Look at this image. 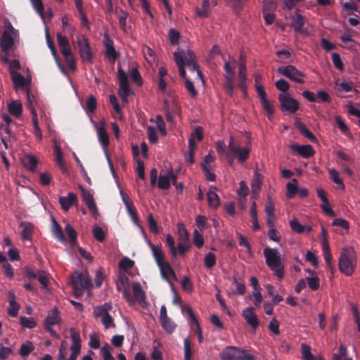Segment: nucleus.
Segmentation results:
<instances>
[{
  "label": "nucleus",
  "instance_id": "obj_1",
  "mask_svg": "<svg viewBox=\"0 0 360 360\" xmlns=\"http://www.w3.org/2000/svg\"><path fill=\"white\" fill-rule=\"evenodd\" d=\"M266 264L274 271V275L279 279L284 276V264L278 251L276 248H266L264 250Z\"/></svg>",
  "mask_w": 360,
  "mask_h": 360
},
{
  "label": "nucleus",
  "instance_id": "obj_2",
  "mask_svg": "<svg viewBox=\"0 0 360 360\" xmlns=\"http://www.w3.org/2000/svg\"><path fill=\"white\" fill-rule=\"evenodd\" d=\"M229 151L226 153L227 162L229 166H232L233 160L238 156V161L240 163L246 161L250 153V148H240L239 145L234 141V139L231 136L229 142Z\"/></svg>",
  "mask_w": 360,
  "mask_h": 360
},
{
  "label": "nucleus",
  "instance_id": "obj_3",
  "mask_svg": "<svg viewBox=\"0 0 360 360\" xmlns=\"http://www.w3.org/2000/svg\"><path fill=\"white\" fill-rule=\"evenodd\" d=\"M71 285L75 295L81 296L84 290H88L92 285L91 280L89 276H84L82 273L76 272L71 278Z\"/></svg>",
  "mask_w": 360,
  "mask_h": 360
},
{
  "label": "nucleus",
  "instance_id": "obj_4",
  "mask_svg": "<svg viewBox=\"0 0 360 360\" xmlns=\"http://www.w3.org/2000/svg\"><path fill=\"white\" fill-rule=\"evenodd\" d=\"M340 271L345 275L351 276L356 267V261L352 252L349 250H343L339 258Z\"/></svg>",
  "mask_w": 360,
  "mask_h": 360
},
{
  "label": "nucleus",
  "instance_id": "obj_5",
  "mask_svg": "<svg viewBox=\"0 0 360 360\" xmlns=\"http://www.w3.org/2000/svg\"><path fill=\"white\" fill-rule=\"evenodd\" d=\"M118 78H119V92L122 101L124 103H128V96L132 93V91L129 84L128 76L127 73L121 68H118Z\"/></svg>",
  "mask_w": 360,
  "mask_h": 360
},
{
  "label": "nucleus",
  "instance_id": "obj_6",
  "mask_svg": "<svg viewBox=\"0 0 360 360\" xmlns=\"http://www.w3.org/2000/svg\"><path fill=\"white\" fill-rule=\"evenodd\" d=\"M278 72L296 83L303 84L304 82V77L305 75L294 65H288L287 66L280 67L278 68Z\"/></svg>",
  "mask_w": 360,
  "mask_h": 360
},
{
  "label": "nucleus",
  "instance_id": "obj_7",
  "mask_svg": "<svg viewBox=\"0 0 360 360\" xmlns=\"http://www.w3.org/2000/svg\"><path fill=\"white\" fill-rule=\"evenodd\" d=\"M61 321L60 316L59 315V312L57 308H54L51 310L44 321V328L46 331H48L51 335L57 339L60 338L59 335L52 328V326L54 325L60 324Z\"/></svg>",
  "mask_w": 360,
  "mask_h": 360
},
{
  "label": "nucleus",
  "instance_id": "obj_8",
  "mask_svg": "<svg viewBox=\"0 0 360 360\" xmlns=\"http://www.w3.org/2000/svg\"><path fill=\"white\" fill-rule=\"evenodd\" d=\"M77 44L78 46L79 53L82 60L84 62H92L93 53L88 38L83 35L77 39Z\"/></svg>",
  "mask_w": 360,
  "mask_h": 360
},
{
  "label": "nucleus",
  "instance_id": "obj_9",
  "mask_svg": "<svg viewBox=\"0 0 360 360\" xmlns=\"http://www.w3.org/2000/svg\"><path fill=\"white\" fill-rule=\"evenodd\" d=\"M16 30L10 25L7 30H4L0 39V46L4 53H7L14 45L13 35H15Z\"/></svg>",
  "mask_w": 360,
  "mask_h": 360
},
{
  "label": "nucleus",
  "instance_id": "obj_10",
  "mask_svg": "<svg viewBox=\"0 0 360 360\" xmlns=\"http://www.w3.org/2000/svg\"><path fill=\"white\" fill-rule=\"evenodd\" d=\"M278 101L283 111L295 113L299 109V102L288 94H280Z\"/></svg>",
  "mask_w": 360,
  "mask_h": 360
},
{
  "label": "nucleus",
  "instance_id": "obj_11",
  "mask_svg": "<svg viewBox=\"0 0 360 360\" xmlns=\"http://www.w3.org/2000/svg\"><path fill=\"white\" fill-rule=\"evenodd\" d=\"M185 62V66L187 67L188 70L191 72L197 73V75L200 77H202V74L199 70V66L195 62V56L192 51H185V58H184Z\"/></svg>",
  "mask_w": 360,
  "mask_h": 360
},
{
  "label": "nucleus",
  "instance_id": "obj_12",
  "mask_svg": "<svg viewBox=\"0 0 360 360\" xmlns=\"http://www.w3.org/2000/svg\"><path fill=\"white\" fill-rule=\"evenodd\" d=\"M242 349L235 346H227L222 349L219 354L221 360H237V357L240 354Z\"/></svg>",
  "mask_w": 360,
  "mask_h": 360
},
{
  "label": "nucleus",
  "instance_id": "obj_13",
  "mask_svg": "<svg viewBox=\"0 0 360 360\" xmlns=\"http://www.w3.org/2000/svg\"><path fill=\"white\" fill-rule=\"evenodd\" d=\"M254 311L253 307H248L243 310V316L246 322L256 330L259 326V321Z\"/></svg>",
  "mask_w": 360,
  "mask_h": 360
},
{
  "label": "nucleus",
  "instance_id": "obj_14",
  "mask_svg": "<svg viewBox=\"0 0 360 360\" xmlns=\"http://www.w3.org/2000/svg\"><path fill=\"white\" fill-rule=\"evenodd\" d=\"M147 244L152 251L153 256L158 266L167 262L165 260V256L162 250L161 246L155 245L150 240L147 241Z\"/></svg>",
  "mask_w": 360,
  "mask_h": 360
},
{
  "label": "nucleus",
  "instance_id": "obj_15",
  "mask_svg": "<svg viewBox=\"0 0 360 360\" xmlns=\"http://www.w3.org/2000/svg\"><path fill=\"white\" fill-rule=\"evenodd\" d=\"M185 311L186 314L188 316V318L190 319L192 323H193L195 326V332L198 335V340L200 343H201L203 340V336H202V331L200 326V323L196 319L194 312L192 309V308L190 306H186L185 307Z\"/></svg>",
  "mask_w": 360,
  "mask_h": 360
},
{
  "label": "nucleus",
  "instance_id": "obj_16",
  "mask_svg": "<svg viewBox=\"0 0 360 360\" xmlns=\"http://www.w3.org/2000/svg\"><path fill=\"white\" fill-rule=\"evenodd\" d=\"M290 148L292 151L299 153L304 158H309L314 154V150L310 145L300 146L297 144H293L290 146Z\"/></svg>",
  "mask_w": 360,
  "mask_h": 360
},
{
  "label": "nucleus",
  "instance_id": "obj_17",
  "mask_svg": "<svg viewBox=\"0 0 360 360\" xmlns=\"http://www.w3.org/2000/svg\"><path fill=\"white\" fill-rule=\"evenodd\" d=\"M160 274L162 276V278L166 280L170 285H172V283L170 281V278H173L174 279H176V276L172 268L171 265L168 262H165L163 264H162L160 266H158Z\"/></svg>",
  "mask_w": 360,
  "mask_h": 360
},
{
  "label": "nucleus",
  "instance_id": "obj_18",
  "mask_svg": "<svg viewBox=\"0 0 360 360\" xmlns=\"http://www.w3.org/2000/svg\"><path fill=\"white\" fill-rule=\"evenodd\" d=\"M174 60L176 64L179 68L180 76L184 78L185 80L188 79L186 77V70H185V62L184 61V58H185V51H176L174 53Z\"/></svg>",
  "mask_w": 360,
  "mask_h": 360
},
{
  "label": "nucleus",
  "instance_id": "obj_19",
  "mask_svg": "<svg viewBox=\"0 0 360 360\" xmlns=\"http://www.w3.org/2000/svg\"><path fill=\"white\" fill-rule=\"evenodd\" d=\"M77 201V195L72 192H70L68 197L60 196L59 198V203L65 211H68L70 207L75 205Z\"/></svg>",
  "mask_w": 360,
  "mask_h": 360
},
{
  "label": "nucleus",
  "instance_id": "obj_20",
  "mask_svg": "<svg viewBox=\"0 0 360 360\" xmlns=\"http://www.w3.org/2000/svg\"><path fill=\"white\" fill-rule=\"evenodd\" d=\"M20 227L22 228V231L20 233L22 240L32 241V234L34 229V225L30 222L22 221L20 224Z\"/></svg>",
  "mask_w": 360,
  "mask_h": 360
},
{
  "label": "nucleus",
  "instance_id": "obj_21",
  "mask_svg": "<svg viewBox=\"0 0 360 360\" xmlns=\"http://www.w3.org/2000/svg\"><path fill=\"white\" fill-rule=\"evenodd\" d=\"M56 37L61 53L63 56H66L67 54L72 52L68 39L60 33H58Z\"/></svg>",
  "mask_w": 360,
  "mask_h": 360
},
{
  "label": "nucleus",
  "instance_id": "obj_22",
  "mask_svg": "<svg viewBox=\"0 0 360 360\" xmlns=\"http://www.w3.org/2000/svg\"><path fill=\"white\" fill-rule=\"evenodd\" d=\"M70 338L72 344L70 346L71 351H76L80 352L81 351V338L80 334L75 328H71L70 330Z\"/></svg>",
  "mask_w": 360,
  "mask_h": 360
},
{
  "label": "nucleus",
  "instance_id": "obj_23",
  "mask_svg": "<svg viewBox=\"0 0 360 360\" xmlns=\"http://www.w3.org/2000/svg\"><path fill=\"white\" fill-rule=\"evenodd\" d=\"M132 292L134 299L140 304L146 303V293L143 290L141 285L136 282L132 285Z\"/></svg>",
  "mask_w": 360,
  "mask_h": 360
},
{
  "label": "nucleus",
  "instance_id": "obj_24",
  "mask_svg": "<svg viewBox=\"0 0 360 360\" xmlns=\"http://www.w3.org/2000/svg\"><path fill=\"white\" fill-rule=\"evenodd\" d=\"M197 16L201 18H207L210 14V3L209 0H203L200 6L195 8Z\"/></svg>",
  "mask_w": 360,
  "mask_h": 360
},
{
  "label": "nucleus",
  "instance_id": "obj_25",
  "mask_svg": "<svg viewBox=\"0 0 360 360\" xmlns=\"http://www.w3.org/2000/svg\"><path fill=\"white\" fill-rule=\"evenodd\" d=\"M217 188L215 186H211L207 194L209 206L214 209L217 208L219 205V198L215 192Z\"/></svg>",
  "mask_w": 360,
  "mask_h": 360
},
{
  "label": "nucleus",
  "instance_id": "obj_26",
  "mask_svg": "<svg viewBox=\"0 0 360 360\" xmlns=\"http://www.w3.org/2000/svg\"><path fill=\"white\" fill-rule=\"evenodd\" d=\"M298 12L299 9L297 10L296 13L292 17V26L295 32H300L304 25V17Z\"/></svg>",
  "mask_w": 360,
  "mask_h": 360
},
{
  "label": "nucleus",
  "instance_id": "obj_27",
  "mask_svg": "<svg viewBox=\"0 0 360 360\" xmlns=\"http://www.w3.org/2000/svg\"><path fill=\"white\" fill-rule=\"evenodd\" d=\"M98 141L103 149L109 145V136L103 125L97 128Z\"/></svg>",
  "mask_w": 360,
  "mask_h": 360
},
{
  "label": "nucleus",
  "instance_id": "obj_28",
  "mask_svg": "<svg viewBox=\"0 0 360 360\" xmlns=\"http://www.w3.org/2000/svg\"><path fill=\"white\" fill-rule=\"evenodd\" d=\"M9 308L8 310V314L12 317H16L18 314L20 308L19 304L15 301V297L13 292H9Z\"/></svg>",
  "mask_w": 360,
  "mask_h": 360
},
{
  "label": "nucleus",
  "instance_id": "obj_29",
  "mask_svg": "<svg viewBox=\"0 0 360 360\" xmlns=\"http://www.w3.org/2000/svg\"><path fill=\"white\" fill-rule=\"evenodd\" d=\"M22 163L25 168L33 172L37 167L38 161L34 156L31 155H26L22 159Z\"/></svg>",
  "mask_w": 360,
  "mask_h": 360
},
{
  "label": "nucleus",
  "instance_id": "obj_30",
  "mask_svg": "<svg viewBox=\"0 0 360 360\" xmlns=\"http://www.w3.org/2000/svg\"><path fill=\"white\" fill-rule=\"evenodd\" d=\"M112 307L108 303H105L103 305L98 306L94 308V317L96 319L101 318L103 319V317H105V315L109 314V311L111 310Z\"/></svg>",
  "mask_w": 360,
  "mask_h": 360
},
{
  "label": "nucleus",
  "instance_id": "obj_31",
  "mask_svg": "<svg viewBox=\"0 0 360 360\" xmlns=\"http://www.w3.org/2000/svg\"><path fill=\"white\" fill-rule=\"evenodd\" d=\"M328 173L331 181L337 184V188L341 191H345V186L342 179L340 176V173L335 169H329Z\"/></svg>",
  "mask_w": 360,
  "mask_h": 360
},
{
  "label": "nucleus",
  "instance_id": "obj_32",
  "mask_svg": "<svg viewBox=\"0 0 360 360\" xmlns=\"http://www.w3.org/2000/svg\"><path fill=\"white\" fill-rule=\"evenodd\" d=\"M53 227H52V233L55 238L58 239L59 241L63 243L65 241V237L63 232L61 226L58 224L57 221L53 217Z\"/></svg>",
  "mask_w": 360,
  "mask_h": 360
},
{
  "label": "nucleus",
  "instance_id": "obj_33",
  "mask_svg": "<svg viewBox=\"0 0 360 360\" xmlns=\"http://www.w3.org/2000/svg\"><path fill=\"white\" fill-rule=\"evenodd\" d=\"M9 112L16 117H18L22 114V104L19 101H13L11 102L8 105Z\"/></svg>",
  "mask_w": 360,
  "mask_h": 360
},
{
  "label": "nucleus",
  "instance_id": "obj_34",
  "mask_svg": "<svg viewBox=\"0 0 360 360\" xmlns=\"http://www.w3.org/2000/svg\"><path fill=\"white\" fill-rule=\"evenodd\" d=\"M10 75L11 77L12 82L13 84L19 87H24L25 85V77L22 75H21L20 72H18L17 71H10Z\"/></svg>",
  "mask_w": 360,
  "mask_h": 360
},
{
  "label": "nucleus",
  "instance_id": "obj_35",
  "mask_svg": "<svg viewBox=\"0 0 360 360\" xmlns=\"http://www.w3.org/2000/svg\"><path fill=\"white\" fill-rule=\"evenodd\" d=\"M300 132L304 135L305 137H307L310 141L312 143H316L317 139L316 136L313 134V133L305 126L303 123H300L297 126Z\"/></svg>",
  "mask_w": 360,
  "mask_h": 360
},
{
  "label": "nucleus",
  "instance_id": "obj_36",
  "mask_svg": "<svg viewBox=\"0 0 360 360\" xmlns=\"http://www.w3.org/2000/svg\"><path fill=\"white\" fill-rule=\"evenodd\" d=\"M297 181L295 179H292V182H289L286 185V197L289 199L292 198L298 192Z\"/></svg>",
  "mask_w": 360,
  "mask_h": 360
},
{
  "label": "nucleus",
  "instance_id": "obj_37",
  "mask_svg": "<svg viewBox=\"0 0 360 360\" xmlns=\"http://www.w3.org/2000/svg\"><path fill=\"white\" fill-rule=\"evenodd\" d=\"M239 72H238V76H239V88L243 91H245L246 90V81L247 77L245 75L246 71V66L243 65H239Z\"/></svg>",
  "mask_w": 360,
  "mask_h": 360
},
{
  "label": "nucleus",
  "instance_id": "obj_38",
  "mask_svg": "<svg viewBox=\"0 0 360 360\" xmlns=\"http://www.w3.org/2000/svg\"><path fill=\"white\" fill-rule=\"evenodd\" d=\"M177 227L179 242L190 243L189 235L184 224L179 223Z\"/></svg>",
  "mask_w": 360,
  "mask_h": 360
},
{
  "label": "nucleus",
  "instance_id": "obj_39",
  "mask_svg": "<svg viewBox=\"0 0 360 360\" xmlns=\"http://www.w3.org/2000/svg\"><path fill=\"white\" fill-rule=\"evenodd\" d=\"M300 352L303 360H316L315 356L311 352V347L306 343L301 345Z\"/></svg>",
  "mask_w": 360,
  "mask_h": 360
},
{
  "label": "nucleus",
  "instance_id": "obj_40",
  "mask_svg": "<svg viewBox=\"0 0 360 360\" xmlns=\"http://www.w3.org/2000/svg\"><path fill=\"white\" fill-rule=\"evenodd\" d=\"M54 151H55L56 162L57 165L60 167V169L63 172H65L66 170V168L64 165V162H63V154H62V151L60 150V147L57 144L55 145Z\"/></svg>",
  "mask_w": 360,
  "mask_h": 360
},
{
  "label": "nucleus",
  "instance_id": "obj_41",
  "mask_svg": "<svg viewBox=\"0 0 360 360\" xmlns=\"http://www.w3.org/2000/svg\"><path fill=\"white\" fill-rule=\"evenodd\" d=\"M34 349V346L30 341H27L25 343L22 344L19 349V354L22 357L27 356Z\"/></svg>",
  "mask_w": 360,
  "mask_h": 360
},
{
  "label": "nucleus",
  "instance_id": "obj_42",
  "mask_svg": "<svg viewBox=\"0 0 360 360\" xmlns=\"http://www.w3.org/2000/svg\"><path fill=\"white\" fill-rule=\"evenodd\" d=\"M97 107L96 98L94 96L90 95L87 97L86 101V110L88 113H94Z\"/></svg>",
  "mask_w": 360,
  "mask_h": 360
},
{
  "label": "nucleus",
  "instance_id": "obj_43",
  "mask_svg": "<svg viewBox=\"0 0 360 360\" xmlns=\"http://www.w3.org/2000/svg\"><path fill=\"white\" fill-rule=\"evenodd\" d=\"M65 232L68 236L70 237V243L72 246H75L77 245V233L75 229L71 226L70 224H67L65 228Z\"/></svg>",
  "mask_w": 360,
  "mask_h": 360
},
{
  "label": "nucleus",
  "instance_id": "obj_44",
  "mask_svg": "<svg viewBox=\"0 0 360 360\" xmlns=\"http://www.w3.org/2000/svg\"><path fill=\"white\" fill-rule=\"evenodd\" d=\"M238 243L240 246H244L246 248V252L250 256L253 255L250 243L248 241L246 238L240 233H237Z\"/></svg>",
  "mask_w": 360,
  "mask_h": 360
},
{
  "label": "nucleus",
  "instance_id": "obj_45",
  "mask_svg": "<svg viewBox=\"0 0 360 360\" xmlns=\"http://www.w3.org/2000/svg\"><path fill=\"white\" fill-rule=\"evenodd\" d=\"M164 105H165V110L166 120L169 122H173V120H174L173 114L175 112L174 109L177 108L176 105L174 103L172 108H171L170 106L169 105L168 102L167 101H165L164 103Z\"/></svg>",
  "mask_w": 360,
  "mask_h": 360
},
{
  "label": "nucleus",
  "instance_id": "obj_46",
  "mask_svg": "<svg viewBox=\"0 0 360 360\" xmlns=\"http://www.w3.org/2000/svg\"><path fill=\"white\" fill-rule=\"evenodd\" d=\"M158 186L162 190H167L170 187V181L168 174L164 176L162 174L160 175Z\"/></svg>",
  "mask_w": 360,
  "mask_h": 360
},
{
  "label": "nucleus",
  "instance_id": "obj_47",
  "mask_svg": "<svg viewBox=\"0 0 360 360\" xmlns=\"http://www.w3.org/2000/svg\"><path fill=\"white\" fill-rule=\"evenodd\" d=\"M125 207L126 209L129 213V214L131 216L132 220L135 224H138V216L136 213V208L133 205V203L131 202H125Z\"/></svg>",
  "mask_w": 360,
  "mask_h": 360
},
{
  "label": "nucleus",
  "instance_id": "obj_48",
  "mask_svg": "<svg viewBox=\"0 0 360 360\" xmlns=\"http://www.w3.org/2000/svg\"><path fill=\"white\" fill-rule=\"evenodd\" d=\"M224 78H225V85H224L225 90L227 92V94L231 96L232 94V93L233 91V89H234L233 77V75H225Z\"/></svg>",
  "mask_w": 360,
  "mask_h": 360
},
{
  "label": "nucleus",
  "instance_id": "obj_49",
  "mask_svg": "<svg viewBox=\"0 0 360 360\" xmlns=\"http://www.w3.org/2000/svg\"><path fill=\"white\" fill-rule=\"evenodd\" d=\"M168 37L172 45H177L179 42L180 32L176 29H171Z\"/></svg>",
  "mask_w": 360,
  "mask_h": 360
},
{
  "label": "nucleus",
  "instance_id": "obj_50",
  "mask_svg": "<svg viewBox=\"0 0 360 360\" xmlns=\"http://www.w3.org/2000/svg\"><path fill=\"white\" fill-rule=\"evenodd\" d=\"M205 266L207 269H212L216 264V256L212 252H208L204 259Z\"/></svg>",
  "mask_w": 360,
  "mask_h": 360
},
{
  "label": "nucleus",
  "instance_id": "obj_51",
  "mask_svg": "<svg viewBox=\"0 0 360 360\" xmlns=\"http://www.w3.org/2000/svg\"><path fill=\"white\" fill-rule=\"evenodd\" d=\"M184 360H191L192 349L191 342L188 338H186L184 341Z\"/></svg>",
  "mask_w": 360,
  "mask_h": 360
},
{
  "label": "nucleus",
  "instance_id": "obj_52",
  "mask_svg": "<svg viewBox=\"0 0 360 360\" xmlns=\"http://www.w3.org/2000/svg\"><path fill=\"white\" fill-rule=\"evenodd\" d=\"M147 221L148 224V228L150 230L151 232H153L155 234H158L159 233V229L158 226V224L155 219L153 218V216L151 213L148 214L147 217Z\"/></svg>",
  "mask_w": 360,
  "mask_h": 360
},
{
  "label": "nucleus",
  "instance_id": "obj_53",
  "mask_svg": "<svg viewBox=\"0 0 360 360\" xmlns=\"http://www.w3.org/2000/svg\"><path fill=\"white\" fill-rule=\"evenodd\" d=\"M93 235L99 242H103L105 238V234L102 228L96 225L93 227Z\"/></svg>",
  "mask_w": 360,
  "mask_h": 360
},
{
  "label": "nucleus",
  "instance_id": "obj_54",
  "mask_svg": "<svg viewBox=\"0 0 360 360\" xmlns=\"http://www.w3.org/2000/svg\"><path fill=\"white\" fill-rule=\"evenodd\" d=\"M20 323L23 328H34L37 325L33 318H27L25 316L20 317Z\"/></svg>",
  "mask_w": 360,
  "mask_h": 360
},
{
  "label": "nucleus",
  "instance_id": "obj_55",
  "mask_svg": "<svg viewBox=\"0 0 360 360\" xmlns=\"http://www.w3.org/2000/svg\"><path fill=\"white\" fill-rule=\"evenodd\" d=\"M160 323L162 328L169 333H172L176 328V325L169 318L160 321Z\"/></svg>",
  "mask_w": 360,
  "mask_h": 360
},
{
  "label": "nucleus",
  "instance_id": "obj_56",
  "mask_svg": "<svg viewBox=\"0 0 360 360\" xmlns=\"http://www.w3.org/2000/svg\"><path fill=\"white\" fill-rule=\"evenodd\" d=\"M331 59L334 66L339 70H343L344 65L341 60L340 56L338 53H333L331 54Z\"/></svg>",
  "mask_w": 360,
  "mask_h": 360
},
{
  "label": "nucleus",
  "instance_id": "obj_57",
  "mask_svg": "<svg viewBox=\"0 0 360 360\" xmlns=\"http://www.w3.org/2000/svg\"><path fill=\"white\" fill-rule=\"evenodd\" d=\"M65 57V61L67 67L70 70H75L76 69V62L72 52L69 53Z\"/></svg>",
  "mask_w": 360,
  "mask_h": 360
},
{
  "label": "nucleus",
  "instance_id": "obj_58",
  "mask_svg": "<svg viewBox=\"0 0 360 360\" xmlns=\"http://www.w3.org/2000/svg\"><path fill=\"white\" fill-rule=\"evenodd\" d=\"M290 227L295 233H302L304 231V226L299 222L297 219H294L290 221Z\"/></svg>",
  "mask_w": 360,
  "mask_h": 360
},
{
  "label": "nucleus",
  "instance_id": "obj_59",
  "mask_svg": "<svg viewBox=\"0 0 360 360\" xmlns=\"http://www.w3.org/2000/svg\"><path fill=\"white\" fill-rule=\"evenodd\" d=\"M261 103L269 116H271L274 112V108L271 102L266 98L260 100Z\"/></svg>",
  "mask_w": 360,
  "mask_h": 360
},
{
  "label": "nucleus",
  "instance_id": "obj_60",
  "mask_svg": "<svg viewBox=\"0 0 360 360\" xmlns=\"http://www.w3.org/2000/svg\"><path fill=\"white\" fill-rule=\"evenodd\" d=\"M275 86L278 90L285 93L288 91L290 85L285 79L281 78L276 82Z\"/></svg>",
  "mask_w": 360,
  "mask_h": 360
},
{
  "label": "nucleus",
  "instance_id": "obj_61",
  "mask_svg": "<svg viewBox=\"0 0 360 360\" xmlns=\"http://www.w3.org/2000/svg\"><path fill=\"white\" fill-rule=\"evenodd\" d=\"M119 53L115 50V47H108L105 49V56L112 62H115L119 57Z\"/></svg>",
  "mask_w": 360,
  "mask_h": 360
},
{
  "label": "nucleus",
  "instance_id": "obj_62",
  "mask_svg": "<svg viewBox=\"0 0 360 360\" xmlns=\"http://www.w3.org/2000/svg\"><path fill=\"white\" fill-rule=\"evenodd\" d=\"M306 280H307V284H308L309 287L312 290H317L319 288L320 280H319V277H317V276L307 277L306 278Z\"/></svg>",
  "mask_w": 360,
  "mask_h": 360
},
{
  "label": "nucleus",
  "instance_id": "obj_63",
  "mask_svg": "<svg viewBox=\"0 0 360 360\" xmlns=\"http://www.w3.org/2000/svg\"><path fill=\"white\" fill-rule=\"evenodd\" d=\"M193 243L198 248H202L204 245V238L196 229L193 231Z\"/></svg>",
  "mask_w": 360,
  "mask_h": 360
},
{
  "label": "nucleus",
  "instance_id": "obj_64",
  "mask_svg": "<svg viewBox=\"0 0 360 360\" xmlns=\"http://www.w3.org/2000/svg\"><path fill=\"white\" fill-rule=\"evenodd\" d=\"M101 354L103 360H115L110 352V347L108 345H105L101 348Z\"/></svg>",
  "mask_w": 360,
  "mask_h": 360
}]
</instances>
